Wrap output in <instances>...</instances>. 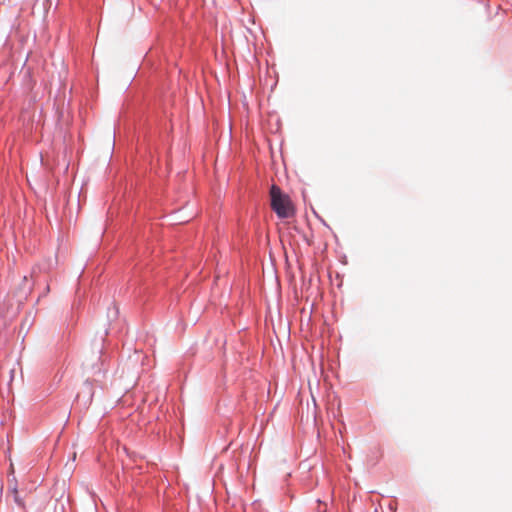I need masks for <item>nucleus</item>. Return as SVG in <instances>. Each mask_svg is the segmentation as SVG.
<instances>
[{"label":"nucleus","instance_id":"nucleus-1","mask_svg":"<svg viewBox=\"0 0 512 512\" xmlns=\"http://www.w3.org/2000/svg\"><path fill=\"white\" fill-rule=\"evenodd\" d=\"M271 207L279 218H290L294 215V207L288 195L273 185L270 190Z\"/></svg>","mask_w":512,"mask_h":512},{"label":"nucleus","instance_id":"nucleus-2","mask_svg":"<svg viewBox=\"0 0 512 512\" xmlns=\"http://www.w3.org/2000/svg\"><path fill=\"white\" fill-rule=\"evenodd\" d=\"M13 492H14V499H15V501H16L18 504H20V505H21L22 503H21V501H20V500H19V498H18V491H17L16 489H14V490H13Z\"/></svg>","mask_w":512,"mask_h":512}]
</instances>
